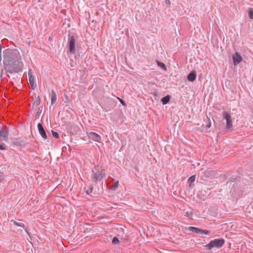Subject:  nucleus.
I'll return each mask as SVG.
<instances>
[{"label":"nucleus","instance_id":"nucleus-1","mask_svg":"<svg viewBox=\"0 0 253 253\" xmlns=\"http://www.w3.org/2000/svg\"><path fill=\"white\" fill-rule=\"evenodd\" d=\"M3 68L1 70L2 75L3 70L6 73L12 74L19 73L22 71V63L20 61L21 59L20 53L17 49L7 48L3 51Z\"/></svg>","mask_w":253,"mask_h":253},{"label":"nucleus","instance_id":"nucleus-2","mask_svg":"<svg viewBox=\"0 0 253 253\" xmlns=\"http://www.w3.org/2000/svg\"><path fill=\"white\" fill-rule=\"evenodd\" d=\"M225 242V240L222 238L215 239L210 241L205 246V247L209 250H211L213 248L219 249L224 245Z\"/></svg>","mask_w":253,"mask_h":253},{"label":"nucleus","instance_id":"nucleus-3","mask_svg":"<svg viewBox=\"0 0 253 253\" xmlns=\"http://www.w3.org/2000/svg\"><path fill=\"white\" fill-rule=\"evenodd\" d=\"M92 174L91 178L93 181L96 183L98 181H100L105 176V173L102 170H97L94 172L93 170H92Z\"/></svg>","mask_w":253,"mask_h":253},{"label":"nucleus","instance_id":"nucleus-4","mask_svg":"<svg viewBox=\"0 0 253 253\" xmlns=\"http://www.w3.org/2000/svg\"><path fill=\"white\" fill-rule=\"evenodd\" d=\"M75 42L76 39L73 35H68V46L69 48V52L72 54L75 53Z\"/></svg>","mask_w":253,"mask_h":253},{"label":"nucleus","instance_id":"nucleus-5","mask_svg":"<svg viewBox=\"0 0 253 253\" xmlns=\"http://www.w3.org/2000/svg\"><path fill=\"white\" fill-rule=\"evenodd\" d=\"M222 116L223 119L226 120V128L228 129L231 128L233 125L231 115L228 112L223 111Z\"/></svg>","mask_w":253,"mask_h":253},{"label":"nucleus","instance_id":"nucleus-6","mask_svg":"<svg viewBox=\"0 0 253 253\" xmlns=\"http://www.w3.org/2000/svg\"><path fill=\"white\" fill-rule=\"evenodd\" d=\"M187 230H188L190 232L195 233L196 234L205 235H209L210 234V231L209 230H204L193 226L189 227L187 229Z\"/></svg>","mask_w":253,"mask_h":253},{"label":"nucleus","instance_id":"nucleus-7","mask_svg":"<svg viewBox=\"0 0 253 253\" xmlns=\"http://www.w3.org/2000/svg\"><path fill=\"white\" fill-rule=\"evenodd\" d=\"M241 177L238 176H232L230 178L229 181L230 182V184L232 185L233 187H236V186L240 183Z\"/></svg>","mask_w":253,"mask_h":253},{"label":"nucleus","instance_id":"nucleus-8","mask_svg":"<svg viewBox=\"0 0 253 253\" xmlns=\"http://www.w3.org/2000/svg\"><path fill=\"white\" fill-rule=\"evenodd\" d=\"M232 59L233 64L235 66L241 62L242 61L243 58L239 53L236 52L232 56Z\"/></svg>","mask_w":253,"mask_h":253},{"label":"nucleus","instance_id":"nucleus-9","mask_svg":"<svg viewBox=\"0 0 253 253\" xmlns=\"http://www.w3.org/2000/svg\"><path fill=\"white\" fill-rule=\"evenodd\" d=\"M8 139V132L3 128L0 129V141H7Z\"/></svg>","mask_w":253,"mask_h":253},{"label":"nucleus","instance_id":"nucleus-10","mask_svg":"<svg viewBox=\"0 0 253 253\" xmlns=\"http://www.w3.org/2000/svg\"><path fill=\"white\" fill-rule=\"evenodd\" d=\"M38 128L40 134L42 136V137L46 139L47 138L46 132L42 126V125L41 123H39L38 125Z\"/></svg>","mask_w":253,"mask_h":253},{"label":"nucleus","instance_id":"nucleus-11","mask_svg":"<svg viewBox=\"0 0 253 253\" xmlns=\"http://www.w3.org/2000/svg\"><path fill=\"white\" fill-rule=\"evenodd\" d=\"M88 136L90 138L97 142H99L101 140V136L94 132H90Z\"/></svg>","mask_w":253,"mask_h":253},{"label":"nucleus","instance_id":"nucleus-12","mask_svg":"<svg viewBox=\"0 0 253 253\" xmlns=\"http://www.w3.org/2000/svg\"><path fill=\"white\" fill-rule=\"evenodd\" d=\"M196 78V72L195 70H192L187 75V80L191 82H194Z\"/></svg>","mask_w":253,"mask_h":253},{"label":"nucleus","instance_id":"nucleus-13","mask_svg":"<svg viewBox=\"0 0 253 253\" xmlns=\"http://www.w3.org/2000/svg\"><path fill=\"white\" fill-rule=\"evenodd\" d=\"M57 100V97L55 92L54 90H51V105H53L56 103Z\"/></svg>","mask_w":253,"mask_h":253},{"label":"nucleus","instance_id":"nucleus-14","mask_svg":"<svg viewBox=\"0 0 253 253\" xmlns=\"http://www.w3.org/2000/svg\"><path fill=\"white\" fill-rule=\"evenodd\" d=\"M170 98H171L170 95L168 94L166 96H165V97H163V98H162L161 101L163 105H166L169 102Z\"/></svg>","mask_w":253,"mask_h":253},{"label":"nucleus","instance_id":"nucleus-15","mask_svg":"<svg viewBox=\"0 0 253 253\" xmlns=\"http://www.w3.org/2000/svg\"><path fill=\"white\" fill-rule=\"evenodd\" d=\"M195 179H196V175H193L192 176H191L188 179V182H189V186L190 188H192L193 186H194V184H193V182L195 181Z\"/></svg>","mask_w":253,"mask_h":253},{"label":"nucleus","instance_id":"nucleus-16","mask_svg":"<svg viewBox=\"0 0 253 253\" xmlns=\"http://www.w3.org/2000/svg\"><path fill=\"white\" fill-rule=\"evenodd\" d=\"M29 83L31 85V88L33 89H35L37 86V85L34 83V77L30 76V78H29Z\"/></svg>","mask_w":253,"mask_h":253},{"label":"nucleus","instance_id":"nucleus-17","mask_svg":"<svg viewBox=\"0 0 253 253\" xmlns=\"http://www.w3.org/2000/svg\"><path fill=\"white\" fill-rule=\"evenodd\" d=\"M157 64L161 68L163 69L165 71H167V67H166V65L164 63H163V62H162L161 61L157 60Z\"/></svg>","mask_w":253,"mask_h":253},{"label":"nucleus","instance_id":"nucleus-18","mask_svg":"<svg viewBox=\"0 0 253 253\" xmlns=\"http://www.w3.org/2000/svg\"><path fill=\"white\" fill-rule=\"evenodd\" d=\"M41 98L40 96H38L36 100H34V102L32 104V108H34L35 105H36V106H39L41 103Z\"/></svg>","mask_w":253,"mask_h":253},{"label":"nucleus","instance_id":"nucleus-19","mask_svg":"<svg viewBox=\"0 0 253 253\" xmlns=\"http://www.w3.org/2000/svg\"><path fill=\"white\" fill-rule=\"evenodd\" d=\"M10 222H12L16 226L21 227H23V228H25V227L24 224H23L22 223L18 222L14 220H11L10 221Z\"/></svg>","mask_w":253,"mask_h":253},{"label":"nucleus","instance_id":"nucleus-20","mask_svg":"<svg viewBox=\"0 0 253 253\" xmlns=\"http://www.w3.org/2000/svg\"><path fill=\"white\" fill-rule=\"evenodd\" d=\"M213 173V171L210 169H208L204 171V175L206 177H210L211 175H212Z\"/></svg>","mask_w":253,"mask_h":253},{"label":"nucleus","instance_id":"nucleus-21","mask_svg":"<svg viewBox=\"0 0 253 253\" xmlns=\"http://www.w3.org/2000/svg\"><path fill=\"white\" fill-rule=\"evenodd\" d=\"M93 188L94 187L93 184H90L89 186V188L86 190V194L90 195V194L92 193Z\"/></svg>","mask_w":253,"mask_h":253},{"label":"nucleus","instance_id":"nucleus-22","mask_svg":"<svg viewBox=\"0 0 253 253\" xmlns=\"http://www.w3.org/2000/svg\"><path fill=\"white\" fill-rule=\"evenodd\" d=\"M118 185H119V181H116L114 184L110 187V189L112 190V191H115L117 188L118 187Z\"/></svg>","mask_w":253,"mask_h":253},{"label":"nucleus","instance_id":"nucleus-23","mask_svg":"<svg viewBox=\"0 0 253 253\" xmlns=\"http://www.w3.org/2000/svg\"><path fill=\"white\" fill-rule=\"evenodd\" d=\"M248 13H249V17L251 19H253V8L250 7L248 9Z\"/></svg>","mask_w":253,"mask_h":253},{"label":"nucleus","instance_id":"nucleus-24","mask_svg":"<svg viewBox=\"0 0 253 253\" xmlns=\"http://www.w3.org/2000/svg\"><path fill=\"white\" fill-rule=\"evenodd\" d=\"M112 243L114 245H117L119 243V240L117 237H114L112 241Z\"/></svg>","mask_w":253,"mask_h":253},{"label":"nucleus","instance_id":"nucleus-25","mask_svg":"<svg viewBox=\"0 0 253 253\" xmlns=\"http://www.w3.org/2000/svg\"><path fill=\"white\" fill-rule=\"evenodd\" d=\"M51 133H52V136L54 138H55L56 139H58L59 138V134L57 132H56L54 130H51Z\"/></svg>","mask_w":253,"mask_h":253},{"label":"nucleus","instance_id":"nucleus-26","mask_svg":"<svg viewBox=\"0 0 253 253\" xmlns=\"http://www.w3.org/2000/svg\"><path fill=\"white\" fill-rule=\"evenodd\" d=\"M63 100L65 103H68L71 101L70 98L66 94L64 95Z\"/></svg>","mask_w":253,"mask_h":253},{"label":"nucleus","instance_id":"nucleus-27","mask_svg":"<svg viewBox=\"0 0 253 253\" xmlns=\"http://www.w3.org/2000/svg\"><path fill=\"white\" fill-rule=\"evenodd\" d=\"M14 143L15 145L19 146V145H22V143H24V141L21 142L20 141V139L18 138V139H16V141Z\"/></svg>","mask_w":253,"mask_h":253},{"label":"nucleus","instance_id":"nucleus-28","mask_svg":"<svg viewBox=\"0 0 253 253\" xmlns=\"http://www.w3.org/2000/svg\"><path fill=\"white\" fill-rule=\"evenodd\" d=\"M6 146L4 143H0V150H6Z\"/></svg>","mask_w":253,"mask_h":253},{"label":"nucleus","instance_id":"nucleus-29","mask_svg":"<svg viewBox=\"0 0 253 253\" xmlns=\"http://www.w3.org/2000/svg\"><path fill=\"white\" fill-rule=\"evenodd\" d=\"M42 107H40L38 109L37 111L36 112L37 116H39L40 115V114L42 113Z\"/></svg>","mask_w":253,"mask_h":253},{"label":"nucleus","instance_id":"nucleus-30","mask_svg":"<svg viewBox=\"0 0 253 253\" xmlns=\"http://www.w3.org/2000/svg\"><path fill=\"white\" fill-rule=\"evenodd\" d=\"M119 100V101L120 102V103L123 105V106H126V103H125V102L121 98H118Z\"/></svg>","mask_w":253,"mask_h":253},{"label":"nucleus","instance_id":"nucleus-31","mask_svg":"<svg viewBox=\"0 0 253 253\" xmlns=\"http://www.w3.org/2000/svg\"><path fill=\"white\" fill-rule=\"evenodd\" d=\"M5 178L4 175L2 173H0V183Z\"/></svg>","mask_w":253,"mask_h":253},{"label":"nucleus","instance_id":"nucleus-32","mask_svg":"<svg viewBox=\"0 0 253 253\" xmlns=\"http://www.w3.org/2000/svg\"><path fill=\"white\" fill-rule=\"evenodd\" d=\"M28 76L29 78H30V76H33V72L32 70L31 69H29L28 71Z\"/></svg>","mask_w":253,"mask_h":253},{"label":"nucleus","instance_id":"nucleus-33","mask_svg":"<svg viewBox=\"0 0 253 253\" xmlns=\"http://www.w3.org/2000/svg\"><path fill=\"white\" fill-rule=\"evenodd\" d=\"M153 94L155 96H157L158 95V90H156V89L154 90Z\"/></svg>","mask_w":253,"mask_h":253},{"label":"nucleus","instance_id":"nucleus-34","mask_svg":"<svg viewBox=\"0 0 253 253\" xmlns=\"http://www.w3.org/2000/svg\"><path fill=\"white\" fill-rule=\"evenodd\" d=\"M211 126V123L210 121L209 123L206 126V128L208 129V128H210Z\"/></svg>","mask_w":253,"mask_h":253},{"label":"nucleus","instance_id":"nucleus-35","mask_svg":"<svg viewBox=\"0 0 253 253\" xmlns=\"http://www.w3.org/2000/svg\"><path fill=\"white\" fill-rule=\"evenodd\" d=\"M24 229H25V231L27 233V234L30 236V233H29V230H28L27 228L25 227V228H24Z\"/></svg>","mask_w":253,"mask_h":253},{"label":"nucleus","instance_id":"nucleus-36","mask_svg":"<svg viewBox=\"0 0 253 253\" xmlns=\"http://www.w3.org/2000/svg\"><path fill=\"white\" fill-rule=\"evenodd\" d=\"M165 3L167 4H170V2L169 0H165Z\"/></svg>","mask_w":253,"mask_h":253},{"label":"nucleus","instance_id":"nucleus-37","mask_svg":"<svg viewBox=\"0 0 253 253\" xmlns=\"http://www.w3.org/2000/svg\"><path fill=\"white\" fill-rule=\"evenodd\" d=\"M187 214L188 215V216L190 217L192 215V212H190V213H189L188 212H187Z\"/></svg>","mask_w":253,"mask_h":253},{"label":"nucleus","instance_id":"nucleus-38","mask_svg":"<svg viewBox=\"0 0 253 253\" xmlns=\"http://www.w3.org/2000/svg\"><path fill=\"white\" fill-rule=\"evenodd\" d=\"M42 0H38V2H41Z\"/></svg>","mask_w":253,"mask_h":253}]
</instances>
